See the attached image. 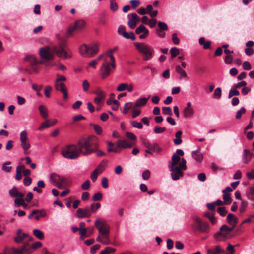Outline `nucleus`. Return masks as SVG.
I'll return each mask as SVG.
<instances>
[{
    "label": "nucleus",
    "mask_w": 254,
    "mask_h": 254,
    "mask_svg": "<svg viewBox=\"0 0 254 254\" xmlns=\"http://www.w3.org/2000/svg\"><path fill=\"white\" fill-rule=\"evenodd\" d=\"M99 147V141L95 135H90L87 137H81L77 145L71 144L67 145L61 150L62 155L69 159H75L80 154L84 156L94 153Z\"/></svg>",
    "instance_id": "1"
},
{
    "label": "nucleus",
    "mask_w": 254,
    "mask_h": 254,
    "mask_svg": "<svg viewBox=\"0 0 254 254\" xmlns=\"http://www.w3.org/2000/svg\"><path fill=\"white\" fill-rule=\"evenodd\" d=\"M65 44L60 43L57 46L51 48L44 47L40 49L39 54L41 59L45 60H53L54 58V54L59 57L68 58L70 57L64 49Z\"/></svg>",
    "instance_id": "2"
},
{
    "label": "nucleus",
    "mask_w": 254,
    "mask_h": 254,
    "mask_svg": "<svg viewBox=\"0 0 254 254\" xmlns=\"http://www.w3.org/2000/svg\"><path fill=\"white\" fill-rule=\"evenodd\" d=\"M95 226L98 229L99 235L96 238V241L105 245L110 244L109 239L110 227L104 219H97L95 222Z\"/></svg>",
    "instance_id": "3"
},
{
    "label": "nucleus",
    "mask_w": 254,
    "mask_h": 254,
    "mask_svg": "<svg viewBox=\"0 0 254 254\" xmlns=\"http://www.w3.org/2000/svg\"><path fill=\"white\" fill-rule=\"evenodd\" d=\"M170 171L171 172V177L173 180L176 181L179 180L180 177L183 176V172L182 171L187 169L186 160L184 158H182L181 162L179 164L178 166H168Z\"/></svg>",
    "instance_id": "4"
},
{
    "label": "nucleus",
    "mask_w": 254,
    "mask_h": 254,
    "mask_svg": "<svg viewBox=\"0 0 254 254\" xmlns=\"http://www.w3.org/2000/svg\"><path fill=\"white\" fill-rule=\"evenodd\" d=\"M134 46L140 53L145 55L144 60H149L153 57L154 50L149 45L143 43H135Z\"/></svg>",
    "instance_id": "5"
},
{
    "label": "nucleus",
    "mask_w": 254,
    "mask_h": 254,
    "mask_svg": "<svg viewBox=\"0 0 254 254\" xmlns=\"http://www.w3.org/2000/svg\"><path fill=\"white\" fill-rule=\"evenodd\" d=\"M194 222L192 227L195 232H199L202 233H208L209 231V226L207 222H203L201 219L197 216L193 217Z\"/></svg>",
    "instance_id": "6"
},
{
    "label": "nucleus",
    "mask_w": 254,
    "mask_h": 254,
    "mask_svg": "<svg viewBox=\"0 0 254 254\" xmlns=\"http://www.w3.org/2000/svg\"><path fill=\"white\" fill-rule=\"evenodd\" d=\"M113 67L112 64L109 63L108 61H105L102 64L100 68L102 78L104 79L108 77L115 69Z\"/></svg>",
    "instance_id": "7"
},
{
    "label": "nucleus",
    "mask_w": 254,
    "mask_h": 254,
    "mask_svg": "<svg viewBox=\"0 0 254 254\" xmlns=\"http://www.w3.org/2000/svg\"><path fill=\"white\" fill-rule=\"evenodd\" d=\"M142 143L146 148L145 152L147 153L152 154L155 151L160 152L162 151V149L159 148L156 143H151L149 140L144 138L142 140Z\"/></svg>",
    "instance_id": "8"
},
{
    "label": "nucleus",
    "mask_w": 254,
    "mask_h": 254,
    "mask_svg": "<svg viewBox=\"0 0 254 254\" xmlns=\"http://www.w3.org/2000/svg\"><path fill=\"white\" fill-rule=\"evenodd\" d=\"M233 227H229L226 225H223L220 228L221 231L217 232L215 235V238L217 241H222L227 237L229 232L232 231Z\"/></svg>",
    "instance_id": "9"
},
{
    "label": "nucleus",
    "mask_w": 254,
    "mask_h": 254,
    "mask_svg": "<svg viewBox=\"0 0 254 254\" xmlns=\"http://www.w3.org/2000/svg\"><path fill=\"white\" fill-rule=\"evenodd\" d=\"M12 250L14 254H30L33 252L31 246L28 242L24 243L21 249L12 247Z\"/></svg>",
    "instance_id": "10"
},
{
    "label": "nucleus",
    "mask_w": 254,
    "mask_h": 254,
    "mask_svg": "<svg viewBox=\"0 0 254 254\" xmlns=\"http://www.w3.org/2000/svg\"><path fill=\"white\" fill-rule=\"evenodd\" d=\"M20 140L21 145L24 151V153L27 154V151L30 147L29 140L27 137V133L26 130H23L20 134Z\"/></svg>",
    "instance_id": "11"
},
{
    "label": "nucleus",
    "mask_w": 254,
    "mask_h": 254,
    "mask_svg": "<svg viewBox=\"0 0 254 254\" xmlns=\"http://www.w3.org/2000/svg\"><path fill=\"white\" fill-rule=\"evenodd\" d=\"M184 151L181 149H177L175 153H174L172 156L171 161L169 162V166H178L177 165L180 161H181L182 158L180 156H183Z\"/></svg>",
    "instance_id": "12"
},
{
    "label": "nucleus",
    "mask_w": 254,
    "mask_h": 254,
    "mask_svg": "<svg viewBox=\"0 0 254 254\" xmlns=\"http://www.w3.org/2000/svg\"><path fill=\"white\" fill-rule=\"evenodd\" d=\"M127 18L129 19L128 25L131 29H134L137 24L140 21V17L135 13H132L127 15Z\"/></svg>",
    "instance_id": "13"
},
{
    "label": "nucleus",
    "mask_w": 254,
    "mask_h": 254,
    "mask_svg": "<svg viewBox=\"0 0 254 254\" xmlns=\"http://www.w3.org/2000/svg\"><path fill=\"white\" fill-rule=\"evenodd\" d=\"M85 26V22L83 20H77L73 26H70L68 30V34L72 35V32L74 30H81Z\"/></svg>",
    "instance_id": "14"
},
{
    "label": "nucleus",
    "mask_w": 254,
    "mask_h": 254,
    "mask_svg": "<svg viewBox=\"0 0 254 254\" xmlns=\"http://www.w3.org/2000/svg\"><path fill=\"white\" fill-rule=\"evenodd\" d=\"M103 161L98 166V167L92 172L91 174V178L93 182H95L97 179L99 173H101L104 170L106 162L103 164Z\"/></svg>",
    "instance_id": "15"
},
{
    "label": "nucleus",
    "mask_w": 254,
    "mask_h": 254,
    "mask_svg": "<svg viewBox=\"0 0 254 254\" xmlns=\"http://www.w3.org/2000/svg\"><path fill=\"white\" fill-rule=\"evenodd\" d=\"M93 93L97 95V97L95 98L94 100V103L96 104H100L106 97L105 92L101 90L100 88H97L93 92Z\"/></svg>",
    "instance_id": "16"
},
{
    "label": "nucleus",
    "mask_w": 254,
    "mask_h": 254,
    "mask_svg": "<svg viewBox=\"0 0 254 254\" xmlns=\"http://www.w3.org/2000/svg\"><path fill=\"white\" fill-rule=\"evenodd\" d=\"M25 58L30 62L32 68L35 72H37L38 71L36 65L44 63L43 61H38L34 56H26Z\"/></svg>",
    "instance_id": "17"
},
{
    "label": "nucleus",
    "mask_w": 254,
    "mask_h": 254,
    "mask_svg": "<svg viewBox=\"0 0 254 254\" xmlns=\"http://www.w3.org/2000/svg\"><path fill=\"white\" fill-rule=\"evenodd\" d=\"M89 208L86 207L84 208H79L76 211V217L79 218L89 217L91 216Z\"/></svg>",
    "instance_id": "18"
},
{
    "label": "nucleus",
    "mask_w": 254,
    "mask_h": 254,
    "mask_svg": "<svg viewBox=\"0 0 254 254\" xmlns=\"http://www.w3.org/2000/svg\"><path fill=\"white\" fill-rule=\"evenodd\" d=\"M28 236L27 233H22V229L19 228L17 230L16 236L14 238V241L17 243H21L24 239Z\"/></svg>",
    "instance_id": "19"
},
{
    "label": "nucleus",
    "mask_w": 254,
    "mask_h": 254,
    "mask_svg": "<svg viewBox=\"0 0 254 254\" xmlns=\"http://www.w3.org/2000/svg\"><path fill=\"white\" fill-rule=\"evenodd\" d=\"M55 86L56 90L61 91L64 95V98L66 99L68 97V94L65 84L64 83L55 82Z\"/></svg>",
    "instance_id": "20"
},
{
    "label": "nucleus",
    "mask_w": 254,
    "mask_h": 254,
    "mask_svg": "<svg viewBox=\"0 0 254 254\" xmlns=\"http://www.w3.org/2000/svg\"><path fill=\"white\" fill-rule=\"evenodd\" d=\"M53 180H56L57 182H60L64 184H66L68 182V179L66 177L60 176L56 174H51L50 175V181H53Z\"/></svg>",
    "instance_id": "21"
},
{
    "label": "nucleus",
    "mask_w": 254,
    "mask_h": 254,
    "mask_svg": "<svg viewBox=\"0 0 254 254\" xmlns=\"http://www.w3.org/2000/svg\"><path fill=\"white\" fill-rule=\"evenodd\" d=\"M9 194L11 197H23L24 195L23 193L18 191V189L16 186H13L9 190Z\"/></svg>",
    "instance_id": "22"
},
{
    "label": "nucleus",
    "mask_w": 254,
    "mask_h": 254,
    "mask_svg": "<svg viewBox=\"0 0 254 254\" xmlns=\"http://www.w3.org/2000/svg\"><path fill=\"white\" fill-rule=\"evenodd\" d=\"M200 148L199 147L197 150L193 151L192 152V157L198 162H201L203 158V154L200 152Z\"/></svg>",
    "instance_id": "23"
},
{
    "label": "nucleus",
    "mask_w": 254,
    "mask_h": 254,
    "mask_svg": "<svg viewBox=\"0 0 254 254\" xmlns=\"http://www.w3.org/2000/svg\"><path fill=\"white\" fill-rule=\"evenodd\" d=\"M150 97V95H149L147 98L143 97L136 100L134 105V108L141 107L145 106L146 104V103L149 99Z\"/></svg>",
    "instance_id": "24"
},
{
    "label": "nucleus",
    "mask_w": 254,
    "mask_h": 254,
    "mask_svg": "<svg viewBox=\"0 0 254 254\" xmlns=\"http://www.w3.org/2000/svg\"><path fill=\"white\" fill-rule=\"evenodd\" d=\"M254 154L249 150L245 149L243 154V161L244 163L247 164L252 159Z\"/></svg>",
    "instance_id": "25"
},
{
    "label": "nucleus",
    "mask_w": 254,
    "mask_h": 254,
    "mask_svg": "<svg viewBox=\"0 0 254 254\" xmlns=\"http://www.w3.org/2000/svg\"><path fill=\"white\" fill-rule=\"evenodd\" d=\"M99 43L96 42L92 44L89 47V57L96 54L99 51Z\"/></svg>",
    "instance_id": "26"
},
{
    "label": "nucleus",
    "mask_w": 254,
    "mask_h": 254,
    "mask_svg": "<svg viewBox=\"0 0 254 254\" xmlns=\"http://www.w3.org/2000/svg\"><path fill=\"white\" fill-rule=\"evenodd\" d=\"M80 53L84 57H89V47L86 44H83L79 47Z\"/></svg>",
    "instance_id": "27"
},
{
    "label": "nucleus",
    "mask_w": 254,
    "mask_h": 254,
    "mask_svg": "<svg viewBox=\"0 0 254 254\" xmlns=\"http://www.w3.org/2000/svg\"><path fill=\"white\" fill-rule=\"evenodd\" d=\"M117 146L119 148H130L132 147V144L128 143L125 140H118L117 143Z\"/></svg>",
    "instance_id": "28"
},
{
    "label": "nucleus",
    "mask_w": 254,
    "mask_h": 254,
    "mask_svg": "<svg viewBox=\"0 0 254 254\" xmlns=\"http://www.w3.org/2000/svg\"><path fill=\"white\" fill-rule=\"evenodd\" d=\"M227 221L233 228L235 227L237 222V218H236L232 214H229L227 215Z\"/></svg>",
    "instance_id": "29"
},
{
    "label": "nucleus",
    "mask_w": 254,
    "mask_h": 254,
    "mask_svg": "<svg viewBox=\"0 0 254 254\" xmlns=\"http://www.w3.org/2000/svg\"><path fill=\"white\" fill-rule=\"evenodd\" d=\"M145 9L146 13L152 17H154L156 16L158 14L157 10L153 11V6L151 5H147Z\"/></svg>",
    "instance_id": "30"
},
{
    "label": "nucleus",
    "mask_w": 254,
    "mask_h": 254,
    "mask_svg": "<svg viewBox=\"0 0 254 254\" xmlns=\"http://www.w3.org/2000/svg\"><path fill=\"white\" fill-rule=\"evenodd\" d=\"M149 30L146 27L143 25H139L135 30V33L137 34H140L141 33L149 34Z\"/></svg>",
    "instance_id": "31"
},
{
    "label": "nucleus",
    "mask_w": 254,
    "mask_h": 254,
    "mask_svg": "<svg viewBox=\"0 0 254 254\" xmlns=\"http://www.w3.org/2000/svg\"><path fill=\"white\" fill-rule=\"evenodd\" d=\"M194 113V109L191 108H184L183 114L185 118H190L192 117Z\"/></svg>",
    "instance_id": "32"
},
{
    "label": "nucleus",
    "mask_w": 254,
    "mask_h": 254,
    "mask_svg": "<svg viewBox=\"0 0 254 254\" xmlns=\"http://www.w3.org/2000/svg\"><path fill=\"white\" fill-rule=\"evenodd\" d=\"M238 88V83L234 85L231 88L228 95V98H230L233 96L238 95V90L237 89Z\"/></svg>",
    "instance_id": "33"
},
{
    "label": "nucleus",
    "mask_w": 254,
    "mask_h": 254,
    "mask_svg": "<svg viewBox=\"0 0 254 254\" xmlns=\"http://www.w3.org/2000/svg\"><path fill=\"white\" fill-rule=\"evenodd\" d=\"M175 69H176V71L178 74H180V78H185L187 77V75L186 71L184 69H183L180 65L176 66Z\"/></svg>",
    "instance_id": "34"
},
{
    "label": "nucleus",
    "mask_w": 254,
    "mask_h": 254,
    "mask_svg": "<svg viewBox=\"0 0 254 254\" xmlns=\"http://www.w3.org/2000/svg\"><path fill=\"white\" fill-rule=\"evenodd\" d=\"M39 110L41 116L44 119L48 117L47 110L44 105H40L39 107Z\"/></svg>",
    "instance_id": "35"
},
{
    "label": "nucleus",
    "mask_w": 254,
    "mask_h": 254,
    "mask_svg": "<svg viewBox=\"0 0 254 254\" xmlns=\"http://www.w3.org/2000/svg\"><path fill=\"white\" fill-rule=\"evenodd\" d=\"M182 134V132L181 131H177L175 134V136L176 138L174 139V142L175 145H179L182 142V140L181 139V135Z\"/></svg>",
    "instance_id": "36"
},
{
    "label": "nucleus",
    "mask_w": 254,
    "mask_h": 254,
    "mask_svg": "<svg viewBox=\"0 0 254 254\" xmlns=\"http://www.w3.org/2000/svg\"><path fill=\"white\" fill-rule=\"evenodd\" d=\"M100 207L101 204L100 203H92L90 207L89 208V211H90L91 215L93 213H95L97 210L100 208Z\"/></svg>",
    "instance_id": "37"
},
{
    "label": "nucleus",
    "mask_w": 254,
    "mask_h": 254,
    "mask_svg": "<svg viewBox=\"0 0 254 254\" xmlns=\"http://www.w3.org/2000/svg\"><path fill=\"white\" fill-rule=\"evenodd\" d=\"M231 194L230 193H225L223 195L224 204H229L231 203Z\"/></svg>",
    "instance_id": "38"
},
{
    "label": "nucleus",
    "mask_w": 254,
    "mask_h": 254,
    "mask_svg": "<svg viewBox=\"0 0 254 254\" xmlns=\"http://www.w3.org/2000/svg\"><path fill=\"white\" fill-rule=\"evenodd\" d=\"M33 234L35 237L40 240H42L44 238V234L43 232L39 229H35L33 230Z\"/></svg>",
    "instance_id": "39"
},
{
    "label": "nucleus",
    "mask_w": 254,
    "mask_h": 254,
    "mask_svg": "<svg viewBox=\"0 0 254 254\" xmlns=\"http://www.w3.org/2000/svg\"><path fill=\"white\" fill-rule=\"evenodd\" d=\"M110 0V9L113 11H116L118 9V6L116 2V0Z\"/></svg>",
    "instance_id": "40"
},
{
    "label": "nucleus",
    "mask_w": 254,
    "mask_h": 254,
    "mask_svg": "<svg viewBox=\"0 0 254 254\" xmlns=\"http://www.w3.org/2000/svg\"><path fill=\"white\" fill-rule=\"evenodd\" d=\"M49 120H46L41 125L38 127V129L40 131H42L43 129L48 128L51 126V125L49 123Z\"/></svg>",
    "instance_id": "41"
},
{
    "label": "nucleus",
    "mask_w": 254,
    "mask_h": 254,
    "mask_svg": "<svg viewBox=\"0 0 254 254\" xmlns=\"http://www.w3.org/2000/svg\"><path fill=\"white\" fill-rule=\"evenodd\" d=\"M248 197L249 199L254 200V187H251L247 192Z\"/></svg>",
    "instance_id": "42"
},
{
    "label": "nucleus",
    "mask_w": 254,
    "mask_h": 254,
    "mask_svg": "<svg viewBox=\"0 0 254 254\" xmlns=\"http://www.w3.org/2000/svg\"><path fill=\"white\" fill-rule=\"evenodd\" d=\"M123 36L126 39H130L132 41H134L135 39V37L133 32H130L129 33L124 32Z\"/></svg>",
    "instance_id": "43"
},
{
    "label": "nucleus",
    "mask_w": 254,
    "mask_h": 254,
    "mask_svg": "<svg viewBox=\"0 0 254 254\" xmlns=\"http://www.w3.org/2000/svg\"><path fill=\"white\" fill-rule=\"evenodd\" d=\"M221 96V89L220 88L218 87L217 88L213 93V98L218 99L220 98Z\"/></svg>",
    "instance_id": "44"
},
{
    "label": "nucleus",
    "mask_w": 254,
    "mask_h": 254,
    "mask_svg": "<svg viewBox=\"0 0 254 254\" xmlns=\"http://www.w3.org/2000/svg\"><path fill=\"white\" fill-rule=\"evenodd\" d=\"M162 113L164 115L171 116L172 115V110L169 107H163L162 108Z\"/></svg>",
    "instance_id": "45"
},
{
    "label": "nucleus",
    "mask_w": 254,
    "mask_h": 254,
    "mask_svg": "<svg viewBox=\"0 0 254 254\" xmlns=\"http://www.w3.org/2000/svg\"><path fill=\"white\" fill-rule=\"evenodd\" d=\"M132 107V103L128 102L126 103L124 106L123 113L126 114L127 113L128 111Z\"/></svg>",
    "instance_id": "46"
},
{
    "label": "nucleus",
    "mask_w": 254,
    "mask_h": 254,
    "mask_svg": "<svg viewBox=\"0 0 254 254\" xmlns=\"http://www.w3.org/2000/svg\"><path fill=\"white\" fill-rule=\"evenodd\" d=\"M158 28L157 29L161 30L163 31L168 30V26L167 24L163 22H159L158 24Z\"/></svg>",
    "instance_id": "47"
},
{
    "label": "nucleus",
    "mask_w": 254,
    "mask_h": 254,
    "mask_svg": "<svg viewBox=\"0 0 254 254\" xmlns=\"http://www.w3.org/2000/svg\"><path fill=\"white\" fill-rule=\"evenodd\" d=\"M179 50L176 47H173L170 49V53L171 58H173L175 57L177 55L179 54Z\"/></svg>",
    "instance_id": "48"
},
{
    "label": "nucleus",
    "mask_w": 254,
    "mask_h": 254,
    "mask_svg": "<svg viewBox=\"0 0 254 254\" xmlns=\"http://www.w3.org/2000/svg\"><path fill=\"white\" fill-rule=\"evenodd\" d=\"M52 90V88L50 85H47L45 86L44 89V94L47 98H49L50 97V92Z\"/></svg>",
    "instance_id": "49"
},
{
    "label": "nucleus",
    "mask_w": 254,
    "mask_h": 254,
    "mask_svg": "<svg viewBox=\"0 0 254 254\" xmlns=\"http://www.w3.org/2000/svg\"><path fill=\"white\" fill-rule=\"evenodd\" d=\"M103 197V195L101 193L98 192L95 193L92 197V200L94 201H100Z\"/></svg>",
    "instance_id": "50"
},
{
    "label": "nucleus",
    "mask_w": 254,
    "mask_h": 254,
    "mask_svg": "<svg viewBox=\"0 0 254 254\" xmlns=\"http://www.w3.org/2000/svg\"><path fill=\"white\" fill-rule=\"evenodd\" d=\"M92 126H93L94 129L97 134H101L102 132V129L99 125L97 124H93Z\"/></svg>",
    "instance_id": "51"
},
{
    "label": "nucleus",
    "mask_w": 254,
    "mask_h": 254,
    "mask_svg": "<svg viewBox=\"0 0 254 254\" xmlns=\"http://www.w3.org/2000/svg\"><path fill=\"white\" fill-rule=\"evenodd\" d=\"M166 128L165 127H160L158 126H156L154 129V132L155 134H158L163 132L166 130Z\"/></svg>",
    "instance_id": "52"
},
{
    "label": "nucleus",
    "mask_w": 254,
    "mask_h": 254,
    "mask_svg": "<svg viewBox=\"0 0 254 254\" xmlns=\"http://www.w3.org/2000/svg\"><path fill=\"white\" fill-rule=\"evenodd\" d=\"M38 213H39V214L35 216L34 217V218L36 220H39L40 218L41 217H44L46 216V213L45 211L43 209L39 210V212Z\"/></svg>",
    "instance_id": "53"
},
{
    "label": "nucleus",
    "mask_w": 254,
    "mask_h": 254,
    "mask_svg": "<svg viewBox=\"0 0 254 254\" xmlns=\"http://www.w3.org/2000/svg\"><path fill=\"white\" fill-rule=\"evenodd\" d=\"M11 164L10 161H7L3 163L2 165V170L6 172H9L11 171V166H6V165H9Z\"/></svg>",
    "instance_id": "54"
},
{
    "label": "nucleus",
    "mask_w": 254,
    "mask_h": 254,
    "mask_svg": "<svg viewBox=\"0 0 254 254\" xmlns=\"http://www.w3.org/2000/svg\"><path fill=\"white\" fill-rule=\"evenodd\" d=\"M142 178L144 180H148L150 177V171L149 170H146L143 172L142 174Z\"/></svg>",
    "instance_id": "55"
},
{
    "label": "nucleus",
    "mask_w": 254,
    "mask_h": 254,
    "mask_svg": "<svg viewBox=\"0 0 254 254\" xmlns=\"http://www.w3.org/2000/svg\"><path fill=\"white\" fill-rule=\"evenodd\" d=\"M83 90L84 92L88 91L90 87V84L87 80H84L82 83Z\"/></svg>",
    "instance_id": "56"
},
{
    "label": "nucleus",
    "mask_w": 254,
    "mask_h": 254,
    "mask_svg": "<svg viewBox=\"0 0 254 254\" xmlns=\"http://www.w3.org/2000/svg\"><path fill=\"white\" fill-rule=\"evenodd\" d=\"M131 124L132 125V126L133 127H134L135 128H139V129H141L143 127L142 123H139V122H137L136 121H131Z\"/></svg>",
    "instance_id": "57"
},
{
    "label": "nucleus",
    "mask_w": 254,
    "mask_h": 254,
    "mask_svg": "<svg viewBox=\"0 0 254 254\" xmlns=\"http://www.w3.org/2000/svg\"><path fill=\"white\" fill-rule=\"evenodd\" d=\"M127 87V84L122 83L117 87V90L119 92L123 91L126 89Z\"/></svg>",
    "instance_id": "58"
},
{
    "label": "nucleus",
    "mask_w": 254,
    "mask_h": 254,
    "mask_svg": "<svg viewBox=\"0 0 254 254\" xmlns=\"http://www.w3.org/2000/svg\"><path fill=\"white\" fill-rule=\"evenodd\" d=\"M90 181L87 180L81 185V188L84 190H87L90 188Z\"/></svg>",
    "instance_id": "59"
},
{
    "label": "nucleus",
    "mask_w": 254,
    "mask_h": 254,
    "mask_svg": "<svg viewBox=\"0 0 254 254\" xmlns=\"http://www.w3.org/2000/svg\"><path fill=\"white\" fill-rule=\"evenodd\" d=\"M217 211L219 213V214L222 216L226 215V214L227 213V211H226L225 208L224 207H221L218 208Z\"/></svg>",
    "instance_id": "60"
},
{
    "label": "nucleus",
    "mask_w": 254,
    "mask_h": 254,
    "mask_svg": "<svg viewBox=\"0 0 254 254\" xmlns=\"http://www.w3.org/2000/svg\"><path fill=\"white\" fill-rule=\"evenodd\" d=\"M23 197H18L15 199L14 203L17 206L21 205L22 202L24 201Z\"/></svg>",
    "instance_id": "61"
},
{
    "label": "nucleus",
    "mask_w": 254,
    "mask_h": 254,
    "mask_svg": "<svg viewBox=\"0 0 254 254\" xmlns=\"http://www.w3.org/2000/svg\"><path fill=\"white\" fill-rule=\"evenodd\" d=\"M31 182H32V179L29 177H26L23 179V184L26 186H29L31 184Z\"/></svg>",
    "instance_id": "62"
},
{
    "label": "nucleus",
    "mask_w": 254,
    "mask_h": 254,
    "mask_svg": "<svg viewBox=\"0 0 254 254\" xmlns=\"http://www.w3.org/2000/svg\"><path fill=\"white\" fill-rule=\"evenodd\" d=\"M243 67L245 70H249L251 69L252 67L249 62L245 61L243 64Z\"/></svg>",
    "instance_id": "63"
},
{
    "label": "nucleus",
    "mask_w": 254,
    "mask_h": 254,
    "mask_svg": "<svg viewBox=\"0 0 254 254\" xmlns=\"http://www.w3.org/2000/svg\"><path fill=\"white\" fill-rule=\"evenodd\" d=\"M246 175L249 179L251 180L254 179V169H252L250 172H248Z\"/></svg>",
    "instance_id": "64"
}]
</instances>
